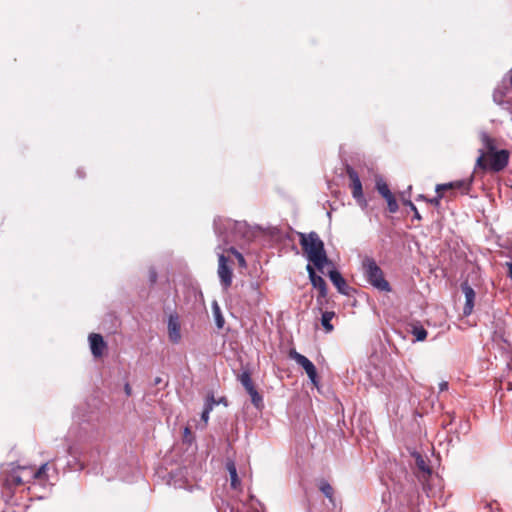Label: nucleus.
<instances>
[{"label": "nucleus", "instance_id": "f257e3e1", "mask_svg": "<svg viewBox=\"0 0 512 512\" xmlns=\"http://www.w3.org/2000/svg\"><path fill=\"white\" fill-rule=\"evenodd\" d=\"M299 238V243L308 261L311 262L317 270L323 273L324 267L331 264V261L327 257L324 242L315 231H311L308 234L299 233Z\"/></svg>", "mask_w": 512, "mask_h": 512}, {"label": "nucleus", "instance_id": "f03ea898", "mask_svg": "<svg viewBox=\"0 0 512 512\" xmlns=\"http://www.w3.org/2000/svg\"><path fill=\"white\" fill-rule=\"evenodd\" d=\"M213 227L217 238L222 242V247L246 238L249 233L248 224L245 221H234L229 218H215Z\"/></svg>", "mask_w": 512, "mask_h": 512}, {"label": "nucleus", "instance_id": "7ed1b4c3", "mask_svg": "<svg viewBox=\"0 0 512 512\" xmlns=\"http://www.w3.org/2000/svg\"><path fill=\"white\" fill-rule=\"evenodd\" d=\"M362 272L366 281L380 292H390L391 285L385 279L382 269L374 258L365 256L362 260Z\"/></svg>", "mask_w": 512, "mask_h": 512}, {"label": "nucleus", "instance_id": "20e7f679", "mask_svg": "<svg viewBox=\"0 0 512 512\" xmlns=\"http://www.w3.org/2000/svg\"><path fill=\"white\" fill-rule=\"evenodd\" d=\"M68 455L72 460L68 461V466L71 469L83 470L87 465L94 464L96 462V456H99V451L84 452L80 451L76 446H69L67 448Z\"/></svg>", "mask_w": 512, "mask_h": 512}, {"label": "nucleus", "instance_id": "39448f33", "mask_svg": "<svg viewBox=\"0 0 512 512\" xmlns=\"http://www.w3.org/2000/svg\"><path fill=\"white\" fill-rule=\"evenodd\" d=\"M238 380L240 381L242 386L245 388L246 392L249 394V396L251 398V402L254 405V407L257 409H261L263 407V397L257 391L256 387L254 386L250 372L243 371L238 376Z\"/></svg>", "mask_w": 512, "mask_h": 512}, {"label": "nucleus", "instance_id": "423d86ee", "mask_svg": "<svg viewBox=\"0 0 512 512\" xmlns=\"http://www.w3.org/2000/svg\"><path fill=\"white\" fill-rule=\"evenodd\" d=\"M512 90V68L509 70L508 75L503 78L501 84H499L493 92V100L498 105H509L511 97L504 101L503 98L507 96Z\"/></svg>", "mask_w": 512, "mask_h": 512}, {"label": "nucleus", "instance_id": "0eeeda50", "mask_svg": "<svg viewBox=\"0 0 512 512\" xmlns=\"http://www.w3.org/2000/svg\"><path fill=\"white\" fill-rule=\"evenodd\" d=\"M479 136L483 147L479 149L476 165L479 168L487 169L488 165L485 162V150H487L489 154L495 152L497 150L496 144L495 140L485 131H481Z\"/></svg>", "mask_w": 512, "mask_h": 512}, {"label": "nucleus", "instance_id": "6e6552de", "mask_svg": "<svg viewBox=\"0 0 512 512\" xmlns=\"http://www.w3.org/2000/svg\"><path fill=\"white\" fill-rule=\"evenodd\" d=\"M289 357L305 370L312 383H317V369L312 361H310L306 356L298 353L295 349H291L289 351Z\"/></svg>", "mask_w": 512, "mask_h": 512}, {"label": "nucleus", "instance_id": "1a4fd4ad", "mask_svg": "<svg viewBox=\"0 0 512 512\" xmlns=\"http://www.w3.org/2000/svg\"><path fill=\"white\" fill-rule=\"evenodd\" d=\"M218 262V276L221 286L226 290L232 284L233 272L231 267L228 265V258L223 253L218 255Z\"/></svg>", "mask_w": 512, "mask_h": 512}, {"label": "nucleus", "instance_id": "9d476101", "mask_svg": "<svg viewBox=\"0 0 512 512\" xmlns=\"http://www.w3.org/2000/svg\"><path fill=\"white\" fill-rule=\"evenodd\" d=\"M510 153L506 149L496 150L489 154V169L494 172L502 171L509 162Z\"/></svg>", "mask_w": 512, "mask_h": 512}, {"label": "nucleus", "instance_id": "9b49d317", "mask_svg": "<svg viewBox=\"0 0 512 512\" xmlns=\"http://www.w3.org/2000/svg\"><path fill=\"white\" fill-rule=\"evenodd\" d=\"M306 270H307V273H308V276H309V279H310V282L312 284V286L316 289H318L319 291V295L317 297V301L320 302V300L322 298H325L327 296V285H326V282L325 280L323 279L322 276L318 275L314 268L308 264L306 266Z\"/></svg>", "mask_w": 512, "mask_h": 512}, {"label": "nucleus", "instance_id": "f8f14e48", "mask_svg": "<svg viewBox=\"0 0 512 512\" xmlns=\"http://www.w3.org/2000/svg\"><path fill=\"white\" fill-rule=\"evenodd\" d=\"M328 277L340 294L345 296L351 295L353 288L347 284L342 274L336 268L328 272Z\"/></svg>", "mask_w": 512, "mask_h": 512}, {"label": "nucleus", "instance_id": "ddd939ff", "mask_svg": "<svg viewBox=\"0 0 512 512\" xmlns=\"http://www.w3.org/2000/svg\"><path fill=\"white\" fill-rule=\"evenodd\" d=\"M376 189L378 193L387 201L389 212L396 213L399 209V205L394 195L390 191L388 185L383 181H377Z\"/></svg>", "mask_w": 512, "mask_h": 512}, {"label": "nucleus", "instance_id": "4468645a", "mask_svg": "<svg viewBox=\"0 0 512 512\" xmlns=\"http://www.w3.org/2000/svg\"><path fill=\"white\" fill-rule=\"evenodd\" d=\"M167 329L169 340L174 344H178L181 340V326L177 314L169 315Z\"/></svg>", "mask_w": 512, "mask_h": 512}, {"label": "nucleus", "instance_id": "2eb2a0df", "mask_svg": "<svg viewBox=\"0 0 512 512\" xmlns=\"http://www.w3.org/2000/svg\"><path fill=\"white\" fill-rule=\"evenodd\" d=\"M461 291L465 295V305L463 307V314L465 316H469L474 308V300H475V291L474 289L469 285L467 281H464L461 283Z\"/></svg>", "mask_w": 512, "mask_h": 512}, {"label": "nucleus", "instance_id": "dca6fc26", "mask_svg": "<svg viewBox=\"0 0 512 512\" xmlns=\"http://www.w3.org/2000/svg\"><path fill=\"white\" fill-rule=\"evenodd\" d=\"M347 175L351 181V188H352V196L354 199L359 201L363 198V189H362V183L360 181L358 173L351 167L347 166Z\"/></svg>", "mask_w": 512, "mask_h": 512}, {"label": "nucleus", "instance_id": "f3484780", "mask_svg": "<svg viewBox=\"0 0 512 512\" xmlns=\"http://www.w3.org/2000/svg\"><path fill=\"white\" fill-rule=\"evenodd\" d=\"M89 345L91 353L94 357H101L107 346L102 335L97 333H92L89 335Z\"/></svg>", "mask_w": 512, "mask_h": 512}, {"label": "nucleus", "instance_id": "a211bd4d", "mask_svg": "<svg viewBox=\"0 0 512 512\" xmlns=\"http://www.w3.org/2000/svg\"><path fill=\"white\" fill-rule=\"evenodd\" d=\"M262 293L259 288L258 282L252 281L249 283L246 292V301L249 306H257L261 301Z\"/></svg>", "mask_w": 512, "mask_h": 512}, {"label": "nucleus", "instance_id": "6ab92c4d", "mask_svg": "<svg viewBox=\"0 0 512 512\" xmlns=\"http://www.w3.org/2000/svg\"><path fill=\"white\" fill-rule=\"evenodd\" d=\"M16 469H22L21 466L17 465L16 468H12L11 473H9L3 482V487L6 490H9L10 493H13V488L21 485L23 480L20 475L17 474Z\"/></svg>", "mask_w": 512, "mask_h": 512}, {"label": "nucleus", "instance_id": "aec40b11", "mask_svg": "<svg viewBox=\"0 0 512 512\" xmlns=\"http://www.w3.org/2000/svg\"><path fill=\"white\" fill-rule=\"evenodd\" d=\"M409 332L414 336V342L424 341L427 338V330L419 323L412 324Z\"/></svg>", "mask_w": 512, "mask_h": 512}, {"label": "nucleus", "instance_id": "412c9836", "mask_svg": "<svg viewBox=\"0 0 512 512\" xmlns=\"http://www.w3.org/2000/svg\"><path fill=\"white\" fill-rule=\"evenodd\" d=\"M318 489L334 505V489L330 483L325 479H321L318 481Z\"/></svg>", "mask_w": 512, "mask_h": 512}, {"label": "nucleus", "instance_id": "4be33fe9", "mask_svg": "<svg viewBox=\"0 0 512 512\" xmlns=\"http://www.w3.org/2000/svg\"><path fill=\"white\" fill-rule=\"evenodd\" d=\"M334 316L335 312L333 311H325L321 315V324L327 333H330L334 330V326L331 323Z\"/></svg>", "mask_w": 512, "mask_h": 512}, {"label": "nucleus", "instance_id": "5701e85b", "mask_svg": "<svg viewBox=\"0 0 512 512\" xmlns=\"http://www.w3.org/2000/svg\"><path fill=\"white\" fill-rule=\"evenodd\" d=\"M452 188H459V189L465 188V189H468L469 188V184L466 183L465 181L449 182V183H444V184L436 185V189L435 190H436L437 193H440L443 190H448V189H452Z\"/></svg>", "mask_w": 512, "mask_h": 512}, {"label": "nucleus", "instance_id": "b1692460", "mask_svg": "<svg viewBox=\"0 0 512 512\" xmlns=\"http://www.w3.org/2000/svg\"><path fill=\"white\" fill-rule=\"evenodd\" d=\"M90 428L91 427H90L89 423L80 424L79 433L77 435V438L79 441H88V440L95 439V437L92 435V433H89Z\"/></svg>", "mask_w": 512, "mask_h": 512}, {"label": "nucleus", "instance_id": "393cba45", "mask_svg": "<svg viewBox=\"0 0 512 512\" xmlns=\"http://www.w3.org/2000/svg\"><path fill=\"white\" fill-rule=\"evenodd\" d=\"M212 311L215 319V324L218 329H222L225 323L224 317L222 315L221 309L216 301L212 304Z\"/></svg>", "mask_w": 512, "mask_h": 512}, {"label": "nucleus", "instance_id": "a878e982", "mask_svg": "<svg viewBox=\"0 0 512 512\" xmlns=\"http://www.w3.org/2000/svg\"><path fill=\"white\" fill-rule=\"evenodd\" d=\"M226 468H227V470L229 472V475H230L231 486L233 488H236L237 485L240 483V481H239V478H238L237 469H236V466H235L234 462H228L226 464Z\"/></svg>", "mask_w": 512, "mask_h": 512}, {"label": "nucleus", "instance_id": "bb28decb", "mask_svg": "<svg viewBox=\"0 0 512 512\" xmlns=\"http://www.w3.org/2000/svg\"><path fill=\"white\" fill-rule=\"evenodd\" d=\"M415 460H416V466L420 471L426 472L428 474L431 473L430 468L426 464V461L419 453L415 454Z\"/></svg>", "mask_w": 512, "mask_h": 512}, {"label": "nucleus", "instance_id": "cd10ccee", "mask_svg": "<svg viewBox=\"0 0 512 512\" xmlns=\"http://www.w3.org/2000/svg\"><path fill=\"white\" fill-rule=\"evenodd\" d=\"M218 248L226 250V248L222 247V245H219ZM227 251L231 252L232 254H234L236 256V258L241 266H245L246 262H245L243 255L235 247L231 246V247L227 248Z\"/></svg>", "mask_w": 512, "mask_h": 512}, {"label": "nucleus", "instance_id": "c85d7f7f", "mask_svg": "<svg viewBox=\"0 0 512 512\" xmlns=\"http://www.w3.org/2000/svg\"><path fill=\"white\" fill-rule=\"evenodd\" d=\"M403 203L405 206L410 208L411 212L414 213V216H413L414 219H416L418 221L422 219L420 213L418 212L417 207L414 205V203L411 200H404Z\"/></svg>", "mask_w": 512, "mask_h": 512}, {"label": "nucleus", "instance_id": "c756f323", "mask_svg": "<svg viewBox=\"0 0 512 512\" xmlns=\"http://www.w3.org/2000/svg\"><path fill=\"white\" fill-rule=\"evenodd\" d=\"M47 466H48V463H44V464H42V465L38 468V470L35 472L34 477H35V478H41V477L45 474L46 469H47Z\"/></svg>", "mask_w": 512, "mask_h": 512}, {"label": "nucleus", "instance_id": "7c9ffc66", "mask_svg": "<svg viewBox=\"0 0 512 512\" xmlns=\"http://www.w3.org/2000/svg\"><path fill=\"white\" fill-rule=\"evenodd\" d=\"M442 197L443 195L441 193H437L436 197L428 199L427 201L430 202L433 206L438 207L440 205V200Z\"/></svg>", "mask_w": 512, "mask_h": 512}, {"label": "nucleus", "instance_id": "2f4dec72", "mask_svg": "<svg viewBox=\"0 0 512 512\" xmlns=\"http://www.w3.org/2000/svg\"><path fill=\"white\" fill-rule=\"evenodd\" d=\"M210 412H207V410H203L201 413V420L204 423V426L208 423Z\"/></svg>", "mask_w": 512, "mask_h": 512}, {"label": "nucleus", "instance_id": "473e14b6", "mask_svg": "<svg viewBox=\"0 0 512 512\" xmlns=\"http://www.w3.org/2000/svg\"><path fill=\"white\" fill-rule=\"evenodd\" d=\"M206 402L210 403L213 407L215 405H217V400L215 399L214 395L213 394H209L207 397H206Z\"/></svg>", "mask_w": 512, "mask_h": 512}, {"label": "nucleus", "instance_id": "72a5a7b5", "mask_svg": "<svg viewBox=\"0 0 512 512\" xmlns=\"http://www.w3.org/2000/svg\"><path fill=\"white\" fill-rule=\"evenodd\" d=\"M439 390H440V392L447 391L448 390V382L447 381L440 382L439 383Z\"/></svg>", "mask_w": 512, "mask_h": 512}, {"label": "nucleus", "instance_id": "f704fd0d", "mask_svg": "<svg viewBox=\"0 0 512 512\" xmlns=\"http://www.w3.org/2000/svg\"><path fill=\"white\" fill-rule=\"evenodd\" d=\"M157 279V273L155 270L150 271V281L151 283H155Z\"/></svg>", "mask_w": 512, "mask_h": 512}, {"label": "nucleus", "instance_id": "c9c22d12", "mask_svg": "<svg viewBox=\"0 0 512 512\" xmlns=\"http://www.w3.org/2000/svg\"><path fill=\"white\" fill-rule=\"evenodd\" d=\"M124 391L127 396H130L132 393V389L129 383H126L124 386Z\"/></svg>", "mask_w": 512, "mask_h": 512}, {"label": "nucleus", "instance_id": "e433bc0d", "mask_svg": "<svg viewBox=\"0 0 512 512\" xmlns=\"http://www.w3.org/2000/svg\"><path fill=\"white\" fill-rule=\"evenodd\" d=\"M507 267H508V276L510 277V279L512 280V262H507Z\"/></svg>", "mask_w": 512, "mask_h": 512}, {"label": "nucleus", "instance_id": "4c0bfd02", "mask_svg": "<svg viewBox=\"0 0 512 512\" xmlns=\"http://www.w3.org/2000/svg\"><path fill=\"white\" fill-rule=\"evenodd\" d=\"M203 410H207V412H211L213 410V406L210 403L205 401Z\"/></svg>", "mask_w": 512, "mask_h": 512}, {"label": "nucleus", "instance_id": "58836bf2", "mask_svg": "<svg viewBox=\"0 0 512 512\" xmlns=\"http://www.w3.org/2000/svg\"><path fill=\"white\" fill-rule=\"evenodd\" d=\"M224 404L225 406H227V400L225 397H221L219 400H217V404Z\"/></svg>", "mask_w": 512, "mask_h": 512}, {"label": "nucleus", "instance_id": "ea45409f", "mask_svg": "<svg viewBox=\"0 0 512 512\" xmlns=\"http://www.w3.org/2000/svg\"><path fill=\"white\" fill-rule=\"evenodd\" d=\"M161 383H162V379H161L160 377H156V378L154 379V384H155V385H159V384H161Z\"/></svg>", "mask_w": 512, "mask_h": 512}, {"label": "nucleus", "instance_id": "a19ab883", "mask_svg": "<svg viewBox=\"0 0 512 512\" xmlns=\"http://www.w3.org/2000/svg\"><path fill=\"white\" fill-rule=\"evenodd\" d=\"M76 173H77L79 178H83L84 177V172L81 169H78Z\"/></svg>", "mask_w": 512, "mask_h": 512}, {"label": "nucleus", "instance_id": "79ce46f5", "mask_svg": "<svg viewBox=\"0 0 512 512\" xmlns=\"http://www.w3.org/2000/svg\"><path fill=\"white\" fill-rule=\"evenodd\" d=\"M417 200H425V201H427L428 199L426 198V196H425V195L420 194V195L418 196Z\"/></svg>", "mask_w": 512, "mask_h": 512}, {"label": "nucleus", "instance_id": "37998d69", "mask_svg": "<svg viewBox=\"0 0 512 512\" xmlns=\"http://www.w3.org/2000/svg\"><path fill=\"white\" fill-rule=\"evenodd\" d=\"M221 230H222V231H225L226 233H229L232 229H229V228H228V229H227V228L225 229V228H224V226H222V227H221Z\"/></svg>", "mask_w": 512, "mask_h": 512}, {"label": "nucleus", "instance_id": "c03bdc74", "mask_svg": "<svg viewBox=\"0 0 512 512\" xmlns=\"http://www.w3.org/2000/svg\"><path fill=\"white\" fill-rule=\"evenodd\" d=\"M453 420H454V417L451 416L450 422L447 425L451 424L453 422Z\"/></svg>", "mask_w": 512, "mask_h": 512}, {"label": "nucleus", "instance_id": "a18cd8bd", "mask_svg": "<svg viewBox=\"0 0 512 512\" xmlns=\"http://www.w3.org/2000/svg\"><path fill=\"white\" fill-rule=\"evenodd\" d=\"M188 433H190L189 428H185V434H188Z\"/></svg>", "mask_w": 512, "mask_h": 512}]
</instances>
